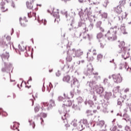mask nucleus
<instances>
[{"mask_svg": "<svg viewBox=\"0 0 131 131\" xmlns=\"http://www.w3.org/2000/svg\"><path fill=\"white\" fill-rule=\"evenodd\" d=\"M59 101L63 102V105L58 110L59 114H62L63 115L61 117V119L63 120V122H65L67 119L66 115H67V112H69V107L72 105V101L70 99H59Z\"/></svg>", "mask_w": 131, "mask_h": 131, "instance_id": "obj_1", "label": "nucleus"}, {"mask_svg": "<svg viewBox=\"0 0 131 131\" xmlns=\"http://www.w3.org/2000/svg\"><path fill=\"white\" fill-rule=\"evenodd\" d=\"M118 30V28H117V27L112 28L107 31L105 36L107 37L109 40H115L117 39L116 33H117Z\"/></svg>", "mask_w": 131, "mask_h": 131, "instance_id": "obj_2", "label": "nucleus"}, {"mask_svg": "<svg viewBox=\"0 0 131 131\" xmlns=\"http://www.w3.org/2000/svg\"><path fill=\"white\" fill-rule=\"evenodd\" d=\"M100 102L98 105H95L93 106L97 108V110H99L101 112H103V113H108V111H107V104L105 103V100L104 99H101L100 100Z\"/></svg>", "mask_w": 131, "mask_h": 131, "instance_id": "obj_3", "label": "nucleus"}, {"mask_svg": "<svg viewBox=\"0 0 131 131\" xmlns=\"http://www.w3.org/2000/svg\"><path fill=\"white\" fill-rule=\"evenodd\" d=\"M113 79L116 83H120L122 82V77L120 74H116L112 75Z\"/></svg>", "mask_w": 131, "mask_h": 131, "instance_id": "obj_4", "label": "nucleus"}, {"mask_svg": "<svg viewBox=\"0 0 131 131\" xmlns=\"http://www.w3.org/2000/svg\"><path fill=\"white\" fill-rule=\"evenodd\" d=\"M44 106H47V110H51L53 108V107H54L55 106V101L53 99H51L49 101V102L48 103V102L43 103Z\"/></svg>", "mask_w": 131, "mask_h": 131, "instance_id": "obj_5", "label": "nucleus"}, {"mask_svg": "<svg viewBox=\"0 0 131 131\" xmlns=\"http://www.w3.org/2000/svg\"><path fill=\"white\" fill-rule=\"evenodd\" d=\"M72 52L75 53V55L73 56L74 58H75V57H80V56H82L83 54V51L81 49L76 50L75 49H73Z\"/></svg>", "mask_w": 131, "mask_h": 131, "instance_id": "obj_6", "label": "nucleus"}, {"mask_svg": "<svg viewBox=\"0 0 131 131\" xmlns=\"http://www.w3.org/2000/svg\"><path fill=\"white\" fill-rule=\"evenodd\" d=\"M19 22L21 26H23V27H26L28 25V20L26 17H24L23 18H20Z\"/></svg>", "mask_w": 131, "mask_h": 131, "instance_id": "obj_7", "label": "nucleus"}, {"mask_svg": "<svg viewBox=\"0 0 131 131\" xmlns=\"http://www.w3.org/2000/svg\"><path fill=\"white\" fill-rule=\"evenodd\" d=\"M122 56L125 60L127 58H129V53H128V49L127 48H124V51H122Z\"/></svg>", "mask_w": 131, "mask_h": 131, "instance_id": "obj_8", "label": "nucleus"}, {"mask_svg": "<svg viewBox=\"0 0 131 131\" xmlns=\"http://www.w3.org/2000/svg\"><path fill=\"white\" fill-rule=\"evenodd\" d=\"M52 14H53V15L54 16V17H56V18L55 19V21L57 19H59V18H60V16H59V10L53 9Z\"/></svg>", "mask_w": 131, "mask_h": 131, "instance_id": "obj_9", "label": "nucleus"}, {"mask_svg": "<svg viewBox=\"0 0 131 131\" xmlns=\"http://www.w3.org/2000/svg\"><path fill=\"white\" fill-rule=\"evenodd\" d=\"M85 128V126L82 124V123H81V121L79 122L78 124L77 125V128L78 130H83V129H84Z\"/></svg>", "mask_w": 131, "mask_h": 131, "instance_id": "obj_10", "label": "nucleus"}, {"mask_svg": "<svg viewBox=\"0 0 131 131\" xmlns=\"http://www.w3.org/2000/svg\"><path fill=\"white\" fill-rule=\"evenodd\" d=\"M71 78V77L69 75H67L63 77L62 80L64 82H67L68 83H70Z\"/></svg>", "mask_w": 131, "mask_h": 131, "instance_id": "obj_11", "label": "nucleus"}, {"mask_svg": "<svg viewBox=\"0 0 131 131\" xmlns=\"http://www.w3.org/2000/svg\"><path fill=\"white\" fill-rule=\"evenodd\" d=\"M34 3V1L33 0H31L29 2H27V6L28 9H29L30 10H32V9H33Z\"/></svg>", "mask_w": 131, "mask_h": 131, "instance_id": "obj_12", "label": "nucleus"}, {"mask_svg": "<svg viewBox=\"0 0 131 131\" xmlns=\"http://www.w3.org/2000/svg\"><path fill=\"white\" fill-rule=\"evenodd\" d=\"M85 105H89L91 107L94 106V102L90 99H86L84 102Z\"/></svg>", "mask_w": 131, "mask_h": 131, "instance_id": "obj_13", "label": "nucleus"}, {"mask_svg": "<svg viewBox=\"0 0 131 131\" xmlns=\"http://www.w3.org/2000/svg\"><path fill=\"white\" fill-rule=\"evenodd\" d=\"M92 75H94V77L96 81L101 79V76H99V73L95 72L92 73Z\"/></svg>", "mask_w": 131, "mask_h": 131, "instance_id": "obj_14", "label": "nucleus"}, {"mask_svg": "<svg viewBox=\"0 0 131 131\" xmlns=\"http://www.w3.org/2000/svg\"><path fill=\"white\" fill-rule=\"evenodd\" d=\"M123 117H127V118H123V119H124V120H125L126 121V122H128V123H131L130 118H129V116H128V115L125 113L123 115Z\"/></svg>", "mask_w": 131, "mask_h": 131, "instance_id": "obj_15", "label": "nucleus"}, {"mask_svg": "<svg viewBox=\"0 0 131 131\" xmlns=\"http://www.w3.org/2000/svg\"><path fill=\"white\" fill-rule=\"evenodd\" d=\"M96 92L98 94H102V93H103V91L104 90L103 87H99V86H96Z\"/></svg>", "mask_w": 131, "mask_h": 131, "instance_id": "obj_16", "label": "nucleus"}, {"mask_svg": "<svg viewBox=\"0 0 131 131\" xmlns=\"http://www.w3.org/2000/svg\"><path fill=\"white\" fill-rule=\"evenodd\" d=\"M124 46H125V43L124 42V41H122L119 42V48H120V49H123V51H124V48H126L124 47Z\"/></svg>", "mask_w": 131, "mask_h": 131, "instance_id": "obj_17", "label": "nucleus"}, {"mask_svg": "<svg viewBox=\"0 0 131 131\" xmlns=\"http://www.w3.org/2000/svg\"><path fill=\"white\" fill-rule=\"evenodd\" d=\"M0 5H1L2 6L1 7V10L2 11V12H6V11H7V9L6 8V7H5V5H6V3H5V2H2Z\"/></svg>", "mask_w": 131, "mask_h": 131, "instance_id": "obj_18", "label": "nucleus"}, {"mask_svg": "<svg viewBox=\"0 0 131 131\" xmlns=\"http://www.w3.org/2000/svg\"><path fill=\"white\" fill-rule=\"evenodd\" d=\"M0 115L6 117L8 116V113H7L6 112H4V110H3V108H0Z\"/></svg>", "mask_w": 131, "mask_h": 131, "instance_id": "obj_19", "label": "nucleus"}, {"mask_svg": "<svg viewBox=\"0 0 131 131\" xmlns=\"http://www.w3.org/2000/svg\"><path fill=\"white\" fill-rule=\"evenodd\" d=\"M87 59L88 61H93L94 60V57L92 56L91 53H87Z\"/></svg>", "mask_w": 131, "mask_h": 131, "instance_id": "obj_20", "label": "nucleus"}, {"mask_svg": "<svg viewBox=\"0 0 131 131\" xmlns=\"http://www.w3.org/2000/svg\"><path fill=\"white\" fill-rule=\"evenodd\" d=\"M36 13L33 12H30V13H28V16L29 17V18H32V17H35L36 16Z\"/></svg>", "mask_w": 131, "mask_h": 131, "instance_id": "obj_21", "label": "nucleus"}, {"mask_svg": "<svg viewBox=\"0 0 131 131\" xmlns=\"http://www.w3.org/2000/svg\"><path fill=\"white\" fill-rule=\"evenodd\" d=\"M115 11H116V12H117V13H118V14H120V13H121V12H122V10L121 9V8L120 7V6H117V7L115 8Z\"/></svg>", "mask_w": 131, "mask_h": 131, "instance_id": "obj_22", "label": "nucleus"}, {"mask_svg": "<svg viewBox=\"0 0 131 131\" xmlns=\"http://www.w3.org/2000/svg\"><path fill=\"white\" fill-rule=\"evenodd\" d=\"M29 122L30 123V125H32L33 128H35V123L32 121V120L29 119Z\"/></svg>", "mask_w": 131, "mask_h": 131, "instance_id": "obj_23", "label": "nucleus"}, {"mask_svg": "<svg viewBox=\"0 0 131 131\" xmlns=\"http://www.w3.org/2000/svg\"><path fill=\"white\" fill-rule=\"evenodd\" d=\"M102 59H103V55L101 54H98L97 55V60L99 62H102Z\"/></svg>", "mask_w": 131, "mask_h": 131, "instance_id": "obj_24", "label": "nucleus"}, {"mask_svg": "<svg viewBox=\"0 0 131 131\" xmlns=\"http://www.w3.org/2000/svg\"><path fill=\"white\" fill-rule=\"evenodd\" d=\"M104 124H105V121H104L103 120H101L98 122V125H99V126H100V127L104 126Z\"/></svg>", "mask_w": 131, "mask_h": 131, "instance_id": "obj_25", "label": "nucleus"}, {"mask_svg": "<svg viewBox=\"0 0 131 131\" xmlns=\"http://www.w3.org/2000/svg\"><path fill=\"white\" fill-rule=\"evenodd\" d=\"M81 123L84 125V126L88 127V120L86 119H83Z\"/></svg>", "mask_w": 131, "mask_h": 131, "instance_id": "obj_26", "label": "nucleus"}, {"mask_svg": "<svg viewBox=\"0 0 131 131\" xmlns=\"http://www.w3.org/2000/svg\"><path fill=\"white\" fill-rule=\"evenodd\" d=\"M93 52V54L94 55V56H97V51L96 50V49H95V48H91V49L90 50V52Z\"/></svg>", "mask_w": 131, "mask_h": 131, "instance_id": "obj_27", "label": "nucleus"}, {"mask_svg": "<svg viewBox=\"0 0 131 131\" xmlns=\"http://www.w3.org/2000/svg\"><path fill=\"white\" fill-rule=\"evenodd\" d=\"M123 99H118V105H119L120 106H122V103H123Z\"/></svg>", "mask_w": 131, "mask_h": 131, "instance_id": "obj_28", "label": "nucleus"}, {"mask_svg": "<svg viewBox=\"0 0 131 131\" xmlns=\"http://www.w3.org/2000/svg\"><path fill=\"white\" fill-rule=\"evenodd\" d=\"M119 89H120V86H117L114 89L113 92H114V93H118L119 92Z\"/></svg>", "mask_w": 131, "mask_h": 131, "instance_id": "obj_29", "label": "nucleus"}, {"mask_svg": "<svg viewBox=\"0 0 131 131\" xmlns=\"http://www.w3.org/2000/svg\"><path fill=\"white\" fill-rule=\"evenodd\" d=\"M39 105H37L36 107H35L34 108V111L35 112V113H36V112H38L39 111Z\"/></svg>", "mask_w": 131, "mask_h": 131, "instance_id": "obj_30", "label": "nucleus"}, {"mask_svg": "<svg viewBox=\"0 0 131 131\" xmlns=\"http://www.w3.org/2000/svg\"><path fill=\"white\" fill-rule=\"evenodd\" d=\"M102 37H103V34H102V33H99L97 34V38L98 39H100V38H102Z\"/></svg>", "mask_w": 131, "mask_h": 131, "instance_id": "obj_31", "label": "nucleus"}, {"mask_svg": "<svg viewBox=\"0 0 131 131\" xmlns=\"http://www.w3.org/2000/svg\"><path fill=\"white\" fill-rule=\"evenodd\" d=\"M86 114H87V116H91L93 115V114H92V111L91 110H87L86 111Z\"/></svg>", "mask_w": 131, "mask_h": 131, "instance_id": "obj_32", "label": "nucleus"}, {"mask_svg": "<svg viewBox=\"0 0 131 131\" xmlns=\"http://www.w3.org/2000/svg\"><path fill=\"white\" fill-rule=\"evenodd\" d=\"M40 115L41 116H42V117H43V118H46L47 116H48V115L47 114V113H41Z\"/></svg>", "mask_w": 131, "mask_h": 131, "instance_id": "obj_33", "label": "nucleus"}, {"mask_svg": "<svg viewBox=\"0 0 131 131\" xmlns=\"http://www.w3.org/2000/svg\"><path fill=\"white\" fill-rule=\"evenodd\" d=\"M102 25V21H98L96 24V26L98 28H100L101 27V25Z\"/></svg>", "mask_w": 131, "mask_h": 131, "instance_id": "obj_34", "label": "nucleus"}, {"mask_svg": "<svg viewBox=\"0 0 131 131\" xmlns=\"http://www.w3.org/2000/svg\"><path fill=\"white\" fill-rule=\"evenodd\" d=\"M67 60L69 62H71V61H72V57L69 55L67 57Z\"/></svg>", "mask_w": 131, "mask_h": 131, "instance_id": "obj_35", "label": "nucleus"}, {"mask_svg": "<svg viewBox=\"0 0 131 131\" xmlns=\"http://www.w3.org/2000/svg\"><path fill=\"white\" fill-rule=\"evenodd\" d=\"M11 129H13L14 130H15V129H17V127L15 126V124H13L12 125H11L10 126Z\"/></svg>", "mask_w": 131, "mask_h": 131, "instance_id": "obj_36", "label": "nucleus"}, {"mask_svg": "<svg viewBox=\"0 0 131 131\" xmlns=\"http://www.w3.org/2000/svg\"><path fill=\"white\" fill-rule=\"evenodd\" d=\"M73 108H74L75 110H80V108H79V107L77 106V105H75L74 104L73 106Z\"/></svg>", "mask_w": 131, "mask_h": 131, "instance_id": "obj_37", "label": "nucleus"}, {"mask_svg": "<svg viewBox=\"0 0 131 131\" xmlns=\"http://www.w3.org/2000/svg\"><path fill=\"white\" fill-rule=\"evenodd\" d=\"M32 96L34 99H37L38 95H37V93H34Z\"/></svg>", "mask_w": 131, "mask_h": 131, "instance_id": "obj_38", "label": "nucleus"}, {"mask_svg": "<svg viewBox=\"0 0 131 131\" xmlns=\"http://www.w3.org/2000/svg\"><path fill=\"white\" fill-rule=\"evenodd\" d=\"M105 96L107 98H110L112 96V94L111 93H106Z\"/></svg>", "mask_w": 131, "mask_h": 131, "instance_id": "obj_39", "label": "nucleus"}, {"mask_svg": "<svg viewBox=\"0 0 131 131\" xmlns=\"http://www.w3.org/2000/svg\"><path fill=\"white\" fill-rule=\"evenodd\" d=\"M124 131H130V128L128 126H126L125 127Z\"/></svg>", "mask_w": 131, "mask_h": 131, "instance_id": "obj_40", "label": "nucleus"}, {"mask_svg": "<svg viewBox=\"0 0 131 131\" xmlns=\"http://www.w3.org/2000/svg\"><path fill=\"white\" fill-rule=\"evenodd\" d=\"M7 70V66L5 64L4 68H3L2 69V71L3 72H6V71Z\"/></svg>", "mask_w": 131, "mask_h": 131, "instance_id": "obj_41", "label": "nucleus"}, {"mask_svg": "<svg viewBox=\"0 0 131 131\" xmlns=\"http://www.w3.org/2000/svg\"><path fill=\"white\" fill-rule=\"evenodd\" d=\"M112 130L113 131H119L118 129H117V126H114V127L112 129Z\"/></svg>", "mask_w": 131, "mask_h": 131, "instance_id": "obj_42", "label": "nucleus"}, {"mask_svg": "<svg viewBox=\"0 0 131 131\" xmlns=\"http://www.w3.org/2000/svg\"><path fill=\"white\" fill-rule=\"evenodd\" d=\"M83 24V23H82V22L80 21L78 23V27H81V26H82V25Z\"/></svg>", "mask_w": 131, "mask_h": 131, "instance_id": "obj_43", "label": "nucleus"}, {"mask_svg": "<svg viewBox=\"0 0 131 131\" xmlns=\"http://www.w3.org/2000/svg\"><path fill=\"white\" fill-rule=\"evenodd\" d=\"M31 102H32V106H33L34 104V101H35V99H30Z\"/></svg>", "mask_w": 131, "mask_h": 131, "instance_id": "obj_44", "label": "nucleus"}, {"mask_svg": "<svg viewBox=\"0 0 131 131\" xmlns=\"http://www.w3.org/2000/svg\"><path fill=\"white\" fill-rule=\"evenodd\" d=\"M99 29H100V30L101 32H104L105 31V30H104V29L102 27H100L99 28Z\"/></svg>", "mask_w": 131, "mask_h": 131, "instance_id": "obj_45", "label": "nucleus"}, {"mask_svg": "<svg viewBox=\"0 0 131 131\" xmlns=\"http://www.w3.org/2000/svg\"><path fill=\"white\" fill-rule=\"evenodd\" d=\"M125 28V25L123 24L121 25V29H124Z\"/></svg>", "mask_w": 131, "mask_h": 131, "instance_id": "obj_46", "label": "nucleus"}, {"mask_svg": "<svg viewBox=\"0 0 131 131\" xmlns=\"http://www.w3.org/2000/svg\"><path fill=\"white\" fill-rule=\"evenodd\" d=\"M72 124H73V126H75V127L77 126V124L76 123H75L74 122H72Z\"/></svg>", "mask_w": 131, "mask_h": 131, "instance_id": "obj_47", "label": "nucleus"}, {"mask_svg": "<svg viewBox=\"0 0 131 131\" xmlns=\"http://www.w3.org/2000/svg\"><path fill=\"white\" fill-rule=\"evenodd\" d=\"M128 92H129V89L128 88H127L124 90V93H128Z\"/></svg>", "mask_w": 131, "mask_h": 131, "instance_id": "obj_48", "label": "nucleus"}, {"mask_svg": "<svg viewBox=\"0 0 131 131\" xmlns=\"http://www.w3.org/2000/svg\"><path fill=\"white\" fill-rule=\"evenodd\" d=\"M40 116H41L40 114H38L37 116H34V118L35 119L36 118V119H37V117H39Z\"/></svg>", "mask_w": 131, "mask_h": 131, "instance_id": "obj_49", "label": "nucleus"}, {"mask_svg": "<svg viewBox=\"0 0 131 131\" xmlns=\"http://www.w3.org/2000/svg\"><path fill=\"white\" fill-rule=\"evenodd\" d=\"M40 120H41V124H42V123H43V119H42V118H40Z\"/></svg>", "mask_w": 131, "mask_h": 131, "instance_id": "obj_50", "label": "nucleus"}, {"mask_svg": "<svg viewBox=\"0 0 131 131\" xmlns=\"http://www.w3.org/2000/svg\"><path fill=\"white\" fill-rule=\"evenodd\" d=\"M94 5H99V2H96V3H93Z\"/></svg>", "mask_w": 131, "mask_h": 131, "instance_id": "obj_51", "label": "nucleus"}, {"mask_svg": "<svg viewBox=\"0 0 131 131\" xmlns=\"http://www.w3.org/2000/svg\"><path fill=\"white\" fill-rule=\"evenodd\" d=\"M44 25H46V24H47V20H46V19L44 20Z\"/></svg>", "mask_w": 131, "mask_h": 131, "instance_id": "obj_52", "label": "nucleus"}, {"mask_svg": "<svg viewBox=\"0 0 131 131\" xmlns=\"http://www.w3.org/2000/svg\"><path fill=\"white\" fill-rule=\"evenodd\" d=\"M117 116H122L121 115H120L119 113H118L117 114Z\"/></svg>", "mask_w": 131, "mask_h": 131, "instance_id": "obj_53", "label": "nucleus"}, {"mask_svg": "<svg viewBox=\"0 0 131 131\" xmlns=\"http://www.w3.org/2000/svg\"><path fill=\"white\" fill-rule=\"evenodd\" d=\"M32 80V78L31 77H30V79H29V81H31Z\"/></svg>", "mask_w": 131, "mask_h": 131, "instance_id": "obj_54", "label": "nucleus"}, {"mask_svg": "<svg viewBox=\"0 0 131 131\" xmlns=\"http://www.w3.org/2000/svg\"><path fill=\"white\" fill-rule=\"evenodd\" d=\"M37 6L39 7H41V4H37Z\"/></svg>", "mask_w": 131, "mask_h": 131, "instance_id": "obj_55", "label": "nucleus"}, {"mask_svg": "<svg viewBox=\"0 0 131 131\" xmlns=\"http://www.w3.org/2000/svg\"><path fill=\"white\" fill-rule=\"evenodd\" d=\"M63 96H64V98H67V96H66V94H64Z\"/></svg>", "mask_w": 131, "mask_h": 131, "instance_id": "obj_56", "label": "nucleus"}, {"mask_svg": "<svg viewBox=\"0 0 131 131\" xmlns=\"http://www.w3.org/2000/svg\"><path fill=\"white\" fill-rule=\"evenodd\" d=\"M53 72V69L49 70V72Z\"/></svg>", "mask_w": 131, "mask_h": 131, "instance_id": "obj_57", "label": "nucleus"}, {"mask_svg": "<svg viewBox=\"0 0 131 131\" xmlns=\"http://www.w3.org/2000/svg\"><path fill=\"white\" fill-rule=\"evenodd\" d=\"M71 95L72 96V98H73V94H72V93H71Z\"/></svg>", "mask_w": 131, "mask_h": 131, "instance_id": "obj_58", "label": "nucleus"}, {"mask_svg": "<svg viewBox=\"0 0 131 131\" xmlns=\"http://www.w3.org/2000/svg\"><path fill=\"white\" fill-rule=\"evenodd\" d=\"M65 126H68V125L67 124H65Z\"/></svg>", "mask_w": 131, "mask_h": 131, "instance_id": "obj_59", "label": "nucleus"}, {"mask_svg": "<svg viewBox=\"0 0 131 131\" xmlns=\"http://www.w3.org/2000/svg\"><path fill=\"white\" fill-rule=\"evenodd\" d=\"M127 102H128L129 101V99H127Z\"/></svg>", "mask_w": 131, "mask_h": 131, "instance_id": "obj_60", "label": "nucleus"}, {"mask_svg": "<svg viewBox=\"0 0 131 131\" xmlns=\"http://www.w3.org/2000/svg\"><path fill=\"white\" fill-rule=\"evenodd\" d=\"M111 113H113V111H111Z\"/></svg>", "mask_w": 131, "mask_h": 131, "instance_id": "obj_61", "label": "nucleus"}, {"mask_svg": "<svg viewBox=\"0 0 131 131\" xmlns=\"http://www.w3.org/2000/svg\"><path fill=\"white\" fill-rule=\"evenodd\" d=\"M101 131H105V130H104V129H102Z\"/></svg>", "mask_w": 131, "mask_h": 131, "instance_id": "obj_62", "label": "nucleus"}, {"mask_svg": "<svg viewBox=\"0 0 131 131\" xmlns=\"http://www.w3.org/2000/svg\"><path fill=\"white\" fill-rule=\"evenodd\" d=\"M130 7H131V3H130Z\"/></svg>", "mask_w": 131, "mask_h": 131, "instance_id": "obj_63", "label": "nucleus"}, {"mask_svg": "<svg viewBox=\"0 0 131 131\" xmlns=\"http://www.w3.org/2000/svg\"><path fill=\"white\" fill-rule=\"evenodd\" d=\"M17 130H18V131H20V130H19V129H17Z\"/></svg>", "mask_w": 131, "mask_h": 131, "instance_id": "obj_64", "label": "nucleus"}]
</instances>
